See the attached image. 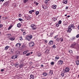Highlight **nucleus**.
Segmentation results:
<instances>
[{
  "mask_svg": "<svg viewBox=\"0 0 79 79\" xmlns=\"http://www.w3.org/2000/svg\"><path fill=\"white\" fill-rule=\"evenodd\" d=\"M23 35H26V32H23Z\"/></svg>",
  "mask_w": 79,
  "mask_h": 79,
  "instance_id": "de8ad7c7",
  "label": "nucleus"
},
{
  "mask_svg": "<svg viewBox=\"0 0 79 79\" xmlns=\"http://www.w3.org/2000/svg\"><path fill=\"white\" fill-rule=\"evenodd\" d=\"M13 27V25H10L9 27V28H8V30H10V29H11V27Z\"/></svg>",
  "mask_w": 79,
  "mask_h": 79,
  "instance_id": "a211bd4d",
  "label": "nucleus"
},
{
  "mask_svg": "<svg viewBox=\"0 0 79 79\" xmlns=\"http://www.w3.org/2000/svg\"><path fill=\"white\" fill-rule=\"evenodd\" d=\"M44 2H45V3H46V4H47V3H48V1H47V0H46V1H44Z\"/></svg>",
  "mask_w": 79,
  "mask_h": 79,
  "instance_id": "4c0bfd02",
  "label": "nucleus"
},
{
  "mask_svg": "<svg viewBox=\"0 0 79 79\" xmlns=\"http://www.w3.org/2000/svg\"><path fill=\"white\" fill-rule=\"evenodd\" d=\"M51 65H53L54 64V62H52L51 63Z\"/></svg>",
  "mask_w": 79,
  "mask_h": 79,
  "instance_id": "a19ab883",
  "label": "nucleus"
},
{
  "mask_svg": "<svg viewBox=\"0 0 79 79\" xmlns=\"http://www.w3.org/2000/svg\"><path fill=\"white\" fill-rule=\"evenodd\" d=\"M34 3H35L36 4V5H38V4H39V3H37V2H34Z\"/></svg>",
  "mask_w": 79,
  "mask_h": 79,
  "instance_id": "ea45409f",
  "label": "nucleus"
},
{
  "mask_svg": "<svg viewBox=\"0 0 79 79\" xmlns=\"http://www.w3.org/2000/svg\"><path fill=\"white\" fill-rule=\"evenodd\" d=\"M41 67H43V66H44V65H43V64H41Z\"/></svg>",
  "mask_w": 79,
  "mask_h": 79,
  "instance_id": "69168bd1",
  "label": "nucleus"
},
{
  "mask_svg": "<svg viewBox=\"0 0 79 79\" xmlns=\"http://www.w3.org/2000/svg\"><path fill=\"white\" fill-rule=\"evenodd\" d=\"M17 57L18 56H17V55H14L12 56V58L15 60V59H16V58H17Z\"/></svg>",
  "mask_w": 79,
  "mask_h": 79,
  "instance_id": "423d86ee",
  "label": "nucleus"
},
{
  "mask_svg": "<svg viewBox=\"0 0 79 79\" xmlns=\"http://www.w3.org/2000/svg\"><path fill=\"white\" fill-rule=\"evenodd\" d=\"M57 37H58V35H57L56 36H55L54 37V39H56V38H57Z\"/></svg>",
  "mask_w": 79,
  "mask_h": 79,
  "instance_id": "864d4df0",
  "label": "nucleus"
},
{
  "mask_svg": "<svg viewBox=\"0 0 79 79\" xmlns=\"http://www.w3.org/2000/svg\"><path fill=\"white\" fill-rule=\"evenodd\" d=\"M15 53L16 55H18L20 54V52H19L18 51L17 52Z\"/></svg>",
  "mask_w": 79,
  "mask_h": 79,
  "instance_id": "5701e85b",
  "label": "nucleus"
},
{
  "mask_svg": "<svg viewBox=\"0 0 79 79\" xmlns=\"http://www.w3.org/2000/svg\"><path fill=\"white\" fill-rule=\"evenodd\" d=\"M23 66H24V64L22 63L20 65V66L21 68H22V67H23Z\"/></svg>",
  "mask_w": 79,
  "mask_h": 79,
  "instance_id": "a878e982",
  "label": "nucleus"
},
{
  "mask_svg": "<svg viewBox=\"0 0 79 79\" xmlns=\"http://www.w3.org/2000/svg\"><path fill=\"white\" fill-rule=\"evenodd\" d=\"M29 46L30 47H32L34 45V42H30L29 43Z\"/></svg>",
  "mask_w": 79,
  "mask_h": 79,
  "instance_id": "f03ea898",
  "label": "nucleus"
},
{
  "mask_svg": "<svg viewBox=\"0 0 79 79\" xmlns=\"http://www.w3.org/2000/svg\"><path fill=\"white\" fill-rule=\"evenodd\" d=\"M32 35H27L26 38V40H28V41H31V39H32Z\"/></svg>",
  "mask_w": 79,
  "mask_h": 79,
  "instance_id": "f257e3e1",
  "label": "nucleus"
},
{
  "mask_svg": "<svg viewBox=\"0 0 79 79\" xmlns=\"http://www.w3.org/2000/svg\"><path fill=\"white\" fill-rule=\"evenodd\" d=\"M69 8V7H68V6H66V9H68Z\"/></svg>",
  "mask_w": 79,
  "mask_h": 79,
  "instance_id": "13d9d810",
  "label": "nucleus"
},
{
  "mask_svg": "<svg viewBox=\"0 0 79 79\" xmlns=\"http://www.w3.org/2000/svg\"><path fill=\"white\" fill-rule=\"evenodd\" d=\"M1 71H2V72L3 71H4V69H2L1 70Z\"/></svg>",
  "mask_w": 79,
  "mask_h": 79,
  "instance_id": "4d7b16f0",
  "label": "nucleus"
},
{
  "mask_svg": "<svg viewBox=\"0 0 79 79\" xmlns=\"http://www.w3.org/2000/svg\"><path fill=\"white\" fill-rule=\"evenodd\" d=\"M2 27H3V25L0 24V28Z\"/></svg>",
  "mask_w": 79,
  "mask_h": 79,
  "instance_id": "3c124183",
  "label": "nucleus"
},
{
  "mask_svg": "<svg viewBox=\"0 0 79 79\" xmlns=\"http://www.w3.org/2000/svg\"><path fill=\"white\" fill-rule=\"evenodd\" d=\"M31 27L32 28H33V30H35L36 29V27H35V25L34 24H32L31 25Z\"/></svg>",
  "mask_w": 79,
  "mask_h": 79,
  "instance_id": "7ed1b4c3",
  "label": "nucleus"
},
{
  "mask_svg": "<svg viewBox=\"0 0 79 79\" xmlns=\"http://www.w3.org/2000/svg\"><path fill=\"white\" fill-rule=\"evenodd\" d=\"M69 52L70 53H73V51L71 50H70L69 51Z\"/></svg>",
  "mask_w": 79,
  "mask_h": 79,
  "instance_id": "58836bf2",
  "label": "nucleus"
},
{
  "mask_svg": "<svg viewBox=\"0 0 79 79\" xmlns=\"http://www.w3.org/2000/svg\"><path fill=\"white\" fill-rule=\"evenodd\" d=\"M21 44L20 43H17L16 45V47H19L20 46H21Z\"/></svg>",
  "mask_w": 79,
  "mask_h": 79,
  "instance_id": "4468645a",
  "label": "nucleus"
},
{
  "mask_svg": "<svg viewBox=\"0 0 79 79\" xmlns=\"http://www.w3.org/2000/svg\"><path fill=\"white\" fill-rule=\"evenodd\" d=\"M19 20L20 21H23V19H19Z\"/></svg>",
  "mask_w": 79,
  "mask_h": 79,
  "instance_id": "c03bdc74",
  "label": "nucleus"
},
{
  "mask_svg": "<svg viewBox=\"0 0 79 79\" xmlns=\"http://www.w3.org/2000/svg\"><path fill=\"white\" fill-rule=\"evenodd\" d=\"M71 30H72V29H71V27H70V26H69L68 27V30H67V32H71Z\"/></svg>",
  "mask_w": 79,
  "mask_h": 79,
  "instance_id": "20e7f679",
  "label": "nucleus"
},
{
  "mask_svg": "<svg viewBox=\"0 0 79 79\" xmlns=\"http://www.w3.org/2000/svg\"><path fill=\"white\" fill-rule=\"evenodd\" d=\"M18 63H16L15 64V66L16 67V66H18Z\"/></svg>",
  "mask_w": 79,
  "mask_h": 79,
  "instance_id": "c85d7f7f",
  "label": "nucleus"
},
{
  "mask_svg": "<svg viewBox=\"0 0 79 79\" xmlns=\"http://www.w3.org/2000/svg\"><path fill=\"white\" fill-rule=\"evenodd\" d=\"M60 39V42H63V38H61Z\"/></svg>",
  "mask_w": 79,
  "mask_h": 79,
  "instance_id": "2f4dec72",
  "label": "nucleus"
},
{
  "mask_svg": "<svg viewBox=\"0 0 79 79\" xmlns=\"http://www.w3.org/2000/svg\"><path fill=\"white\" fill-rule=\"evenodd\" d=\"M59 26H60V25H59V24L57 23L56 25V26L57 27H58Z\"/></svg>",
  "mask_w": 79,
  "mask_h": 79,
  "instance_id": "79ce46f5",
  "label": "nucleus"
},
{
  "mask_svg": "<svg viewBox=\"0 0 79 79\" xmlns=\"http://www.w3.org/2000/svg\"><path fill=\"white\" fill-rule=\"evenodd\" d=\"M63 25H64V26H66L67 25V24H64Z\"/></svg>",
  "mask_w": 79,
  "mask_h": 79,
  "instance_id": "e2e57ef3",
  "label": "nucleus"
},
{
  "mask_svg": "<svg viewBox=\"0 0 79 79\" xmlns=\"http://www.w3.org/2000/svg\"><path fill=\"white\" fill-rule=\"evenodd\" d=\"M27 53V51H25L23 52V55H25V54H26V53Z\"/></svg>",
  "mask_w": 79,
  "mask_h": 79,
  "instance_id": "72a5a7b5",
  "label": "nucleus"
},
{
  "mask_svg": "<svg viewBox=\"0 0 79 79\" xmlns=\"http://www.w3.org/2000/svg\"><path fill=\"white\" fill-rule=\"evenodd\" d=\"M7 35V36H8V37H10V36H11V34H8Z\"/></svg>",
  "mask_w": 79,
  "mask_h": 79,
  "instance_id": "e433bc0d",
  "label": "nucleus"
},
{
  "mask_svg": "<svg viewBox=\"0 0 79 79\" xmlns=\"http://www.w3.org/2000/svg\"><path fill=\"white\" fill-rule=\"evenodd\" d=\"M9 48V46H7L5 48V50H8V49Z\"/></svg>",
  "mask_w": 79,
  "mask_h": 79,
  "instance_id": "412c9836",
  "label": "nucleus"
},
{
  "mask_svg": "<svg viewBox=\"0 0 79 79\" xmlns=\"http://www.w3.org/2000/svg\"><path fill=\"white\" fill-rule=\"evenodd\" d=\"M52 8L53 9H56V5H54L52 6Z\"/></svg>",
  "mask_w": 79,
  "mask_h": 79,
  "instance_id": "dca6fc26",
  "label": "nucleus"
},
{
  "mask_svg": "<svg viewBox=\"0 0 79 79\" xmlns=\"http://www.w3.org/2000/svg\"><path fill=\"white\" fill-rule=\"evenodd\" d=\"M43 75L44 76H47V74L46 73H43Z\"/></svg>",
  "mask_w": 79,
  "mask_h": 79,
  "instance_id": "6ab92c4d",
  "label": "nucleus"
},
{
  "mask_svg": "<svg viewBox=\"0 0 79 79\" xmlns=\"http://www.w3.org/2000/svg\"><path fill=\"white\" fill-rule=\"evenodd\" d=\"M56 20H57V19L56 18H54V21H56Z\"/></svg>",
  "mask_w": 79,
  "mask_h": 79,
  "instance_id": "a18cd8bd",
  "label": "nucleus"
},
{
  "mask_svg": "<svg viewBox=\"0 0 79 79\" xmlns=\"http://www.w3.org/2000/svg\"><path fill=\"white\" fill-rule=\"evenodd\" d=\"M29 1V0H23V2L24 3H26L27 2H28Z\"/></svg>",
  "mask_w": 79,
  "mask_h": 79,
  "instance_id": "cd10ccee",
  "label": "nucleus"
},
{
  "mask_svg": "<svg viewBox=\"0 0 79 79\" xmlns=\"http://www.w3.org/2000/svg\"><path fill=\"white\" fill-rule=\"evenodd\" d=\"M59 24H61V21L60 20L58 22Z\"/></svg>",
  "mask_w": 79,
  "mask_h": 79,
  "instance_id": "c9c22d12",
  "label": "nucleus"
},
{
  "mask_svg": "<svg viewBox=\"0 0 79 79\" xmlns=\"http://www.w3.org/2000/svg\"><path fill=\"white\" fill-rule=\"evenodd\" d=\"M2 20H5V19H5V17H2Z\"/></svg>",
  "mask_w": 79,
  "mask_h": 79,
  "instance_id": "49530a36",
  "label": "nucleus"
},
{
  "mask_svg": "<svg viewBox=\"0 0 79 79\" xmlns=\"http://www.w3.org/2000/svg\"><path fill=\"white\" fill-rule=\"evenodd\" d=\"M19 39L20 40H21V41L23 40V37H20L19 38Z\"/></svg>",
  "mask_w": 79,
  "mask_h": 79,
  "instance_id": "7c9ffc66",
  "label": "nucleus"
},
{
  "mask_svg": "<svg viewBox=\"0 0 79 79\" xmlns=\"http://www.w3.org/2000/svg\"><path fill=\"white\" fill-rule=\"evenodd\" d=\"M52 48H56V46H55V45H54L52 47Z\"/></svg>",
  "mask_w": 79,
  "mask_h": 79,
  "instance_id": "f704fd0d",
  "label": "nucleus"
},
{
  "mask_svg": "<svg viewBox=\"0 0 79 79\" xmlns=\"http://www.w3.org/2000/svg\"><path fill=\"white\" fill-rule=\"evenodd\" d=\"M9 39L10 40H12V41H13V40H15V38L13 37H10L9 38Z\"/></svg>",
  "mask_w": 79,
  "mask_h": 79,
  "instance_id": "1a4fd4ad",
  "label": "nucleus"
},
{
  "mask_svg": "<svg viewBox=\"0 0 79 79\" xmlns=\"http://www.w3.org/2000/svg\"><path fill=\"white\" fill-rule=\"evenodd\" d=\"M32 64V62H30V65H31V64Z\"/></svg>",
  "mask_w": 79,
  "mask_h": 79,
  "instance_id": "5fc2aeb1",
  "label": "nucleus"
},
{
  "mask_svg": "<svg viewBox=\"0 0 79 79\" xmlns=\"http://www.w3.org/2000/svg\"><path fill=\"white\" fill-rule=\"evenodd\" d=\"M49 75L50 76H52V75H53V71L52 70L50 71Z\"/></svg>",
  "mask_w": 79,
  "mask_h": 79,
  "instance_id": "9b49d317",
  "label": "nucleus"
},
{
  "mask_svg": "<svg viewBox=\"0 0 79 79\" xmlns=\"http://www.w3.org/2000/svg\"><path fill=\"white\" fill-rule=\"evenodd\" d=\"M21 14H19V17H21Z\"/></svg>",
  "mask_w": 79,
  "mask_h": 79,
  "instance_id": "bf43d9fd",
  "label": "nucleus"
},
{
  "mask_svg": "<svg viewBox=\"0 0 79 79\" xmlns=\"http://www.w3.org/2000/svg\"><path fill=\"white\" fill-rule=\"evenodd\" d=\"M69 70H70V69H69V68L67 67L65 69V72H69Z\"/></svg>",
  "mask_w": 79,
  "mask_h": 79,
  "instance_id": "39448f33",
  "label": "nucleus"
},
{
  "mask_svg": "<svg viewBox=\"0 0 79 79\" xmlns=\"http://www.w3.org/2000/svg\"><path fill=\"white\" fill-rule=\"evenodd\" d=\"M79 58V56H77V59H78Z\"/></svg>",
  "mask_w": 79,
  "mask_h": 79,
  "instance_id": "052dcab7",
  "label": "nucleus"
},
{
  "mask_svg": "<svg viewBox=\"0 0 79 79\" xmlns=\"http://www.w3.org/2000/svg\"><path fill=\"white\" fill-rule=\"evenodd\" d=\"M30 55V53H28L26 54V56H29V55Z\"/></svg>",
  "mask_w": 79,
  "mask_h": 79,
  "instance_id": "09e8293b",
  "label": "nucleus"
},
{
  "mask_svg": "<svg viewBox=\"0 0 79 79\" xmlns=\"http://www.w3.org/2000/svg\"><path fill=\"white\" fill-rule=\"evenodd\" d=\"M31 11H32V12H34V10H31Z\"/></svg>",
  "mask_w": 79,
  "mask_h": 79,
  "instance_id": "0e129e2a",
  "label": "nucleus"
},
{
  "mask_svg": "<svg viewBox=\"0 0 79 79\" xmlns=\"http://www.w3.org/2000/svg\"><path fill=\"white\" fill-rule=\"evenodd\" d=\"M53 44V41L51 40L49 41L48 44L49 45H52Z\"/></svg>",
  "mask_w": 79,
  "mask_h": 79,
  "instance_id": "6e6552de",
  "label": "nucleus"
},
{
  "mask_svg": "<svg viewBox=\"0 0 79 79\" xmlns=\"http://www.w3.org/2000/svg\"><path fill=\"white\" fill-rule=\"evenodd\" d=\"M30 79H34V75H31L30 76Z\"/></svg>",
  "mask_w": 79,
  "mask_h": 79,
  "instance_id": "ddd939ff",
  "label": "nucleus"
},
{
  "mask_svg": "<svg viewBox=\"0 0 79 79\" xmlns=\"http://www.w3.org/2000/svg\"><path fill=\"white\" fill-rule=\"evenodd\" d=\"M61 75L62 77H64V74L63 73H61Z\"/></svg>",
  "mask_w": 79,
  "mask_h": 79,
  "instance_id": "c756f323",
  "label": "nucleus"
},
{
  "mask_svg": "<svg viewBox=\"0 0 79 79\" xmlns=\"http://www.w3.org/2000/svg\"><path fill=\"white\" fill-rule=\"evenodd\" d=\"M31 18V17L29 16H28L27 17V20H29V19H30Z\"/></svg>",
  "mask_w": 79,
  "mask_h": 79,
  "instance_id": "bb28decb",
  "label": "nucleus"
},
{
  "mask_svg": "<svg viewBox=\"0 0 79 79\" xmlns=\"http://www.w3.org/2000/svg\"><path fill=\"white\" fill-rule=\"evenodd\" d=\"M45 42H46V43H47V40H45Z\"/></svg>",
  "mask_w": 79,
  "mask_h": 79,
  "instance_id": "680f3d73",
  "label": "nucleus"
},
{
  "mask_svg": "<svg viewBox=\"0 0 79 79\" xmlns=\"http://www.w3.org/2000/svg\"><path fill=\"white\" fill-rule=\"evenodd\" d=\"M67 3H68V1H67V0H64L63 1V3L67 4Z\"/></svg>",
  "mask_w": 79,
  "mask_h": 79,
  "instance_id": "f8f14e48",
  "label": "nucleus"
},
{
  "mask_svg": "<svg viewBox=\"0 0 79 79\" xmlns=\"http://www.w3.org/2000/svg\"><path fill=\"white\" fill-rule=\"evenodd\" d=\"M69 26H70V27H73V25L72 24L71 25H70Z\"/></svg>",
  "mask_w": 79,
  "mask_h": 79,
  "instance_id": "603ef678",
  "label": "nucleus"
},
{
  "mask_svg": "<svg viewBox=\"0 0 79 79\" xmlns=\"http://www.w3.org/2000/svg\"><path fill=\"white\" fill-rule=\"evenodd\" d=\"M67 17V18H69V17H70V16L69 15Z\"/></svg>",
  "mask_w": 79,
  "mask_h": 79,
  "instance_id": "338daca9",
  "label": "nucleus"
},
{
  "mask_svg": "<svg viewBox=\"0 0 79 79\" xmlns=\"http://www.w3.org/2000/svg\"><path fill=\"white\" fill-rule=\"evenodd\" d=\"M77 38H78L79 37V34H78L76 36Z\"/></svg>",
  "mask_w": 79,
  "mask_h": 79,
  "instance_id": "8fccbe9b",
  "label": "nucleus"
},
{
  "mask_svg": "<svg viewBox=\"0 0 79 79\" xmlns=\"http://www.w3.org/2000/svg\"><path fill=\"white\" fill-rule=\"evenodd\" d=\"M63 63V61L60 60L58 61V64H62Z\"/></svg>",
  "mask_w": 79,
  "mask_h": 79,
  "instance_id": "0eeeda50",
  "label": "nucleus"
},
{
  "mask_svg": "<svg viewBox=\"0 0 79 79\" xmlns=\"http://www.w3.org/2000/svg\"><path fill=\"white\" fill-rule=\"evenodd\" d=\"M42 8H44V10H45V9H47V7L45 5H42Z\"/></svg>",
  "mask_w": 79,
  "mask_h": 79,
  "instance_id": "9d476101",
  "label": "nucleus"
},
{
  "mask_svg": "<svg viewBox=\"0 0 79 79\" xmlns=\"http://www.w3.org/2000/svg\"><path fill=\"white\" fill-rule=\"evenodd\" d=\"M21 24L20 23H19L17 24V27H21Z\"/></svg>",
  "mask_w": 79,
  "mask_h": 79,
  "instance_id": "f3484780",
  "label": "nucleus"
},
{
  "mask_svg": "<svg viewBox=\"0 0 79 79\" xmlns=\"http://www.w3.org/2000/svg\"><path fill=\"white\" fill-rule=\"evenodd\" d=\"M74 39H76V37H75L74 38H73L72 39V40H74Z\"/></svg>",
  "mask_w": 79,
  "mask_h": 79,
  "instance_id": "6e6d98bb",
  "label": "nucleus"
},
{
  "mask_svg": "<svg viewBox=\"0 0 79 79\" xmlns=\"http://www.w3.org/2000/svg\"><path fill=\"white\" fill-rule=\"evenodd\" d=\"M59 58H60V57L58 55H57L55 58V59L56 60H58Z\"/></svg>",
  "mask_w": 79,
  "mask_h": 79,
  "instance_id": "2eb2a0df",
  "label": "nucleus"
},
{
  "mask_svg": "<svg viewBox=\"0 0 79 79\" xmlns=\"http://www.w3.org/2000/svg\"><path fill=\"white\" fill-rule=\"evenodd\" d=\"M78 29H79V25L78 26Z\"/></svg>",
  "mask_w": 79,
  "mask_h": 79,
  "instance_id": "774afa93",
  "label": "nucleus"
},
{
  "mask_svg": "<svg viewBox=\"0 0 79 79\" xmlns=\"http://www.w3.org/2000/svg\"><path fill=\"white\" fill-rule=\"evenodd\" d=\"M45 52L47 53H48L49 52V50H48V49L46 50Z\"/></svg>",
  "mask_w": 79,
  "mask_h": 79,
  "instance_id": "393cba45",
  "label": "nucleus"
},
{
  "mask_svg": "<svg viewBox=\"0 0 79 79\" xmlns=\"http://www.w3.org/2000/svg\"><path fill=\"white\" fill-rule=\"evenodd\" d=\"M35 14H36V15L37 16V15H38L39 14V12L38 11H37L36 12H35Z\"/></svg>",
  "mask_w": 79,
  "mask_h": 79,
  "instance_id": "4be33fe9",
  "label": "nucleus"
},
{
  "mask_svg": "<svg viewBox=\"0 0 79 79\" xmlns=\"http://www.w3.org/2000/svg\"><path fill=\"white\" fill-rule=\"evenodd\" d=\"M76 64L77 65H79V60H77L76 61Z\"/></svg>",
  "mask_w": 79,
  "mask_h": 79,
  "instance_id": "aec40b11",
  "label": "nucleus"
},
{
  "mask_svg": "<svg viewBox=\"0 0 79 79\" xmlns=\"http://www.w3.org/2000/svg\"><path fill=\"white\" fill-rule=\"evenodd\" d=\"M56 40V41H57V42H60V39L59 38H57Z\"/></svg>",
  "mask_w": 79,
  "mask_h": 79,
  "instance_id": "473e14b6",
  "label": "nucleus"
},
{
  "mask_svg": "<svg viewBox=\"0 0 79 79\" xmlns=\"http://www.w3.org/2000/svg\"><path fill=\"white\" fill-rule=\"evenodd\" d=\"M29 13L30 14H32V10H30L29 11Z\"/></svg>",
  "mask_w": 79,
  "mask_h": 79,
  "instance_id": "37998d69",
  "label": "nucleus"
},
{
  "mask_svg": "<svg viewBox=\"0 0 79 79\" xmlns=\"http://www.w3.org/2000/svg\"><path fill=\"white\" fill-rule=\"evenodd\" d=\"M9 2H8L7 1L5 3V4L6 5H8L9 4Z\"/></svg>",
  "mask_w": 79,
  "mask_h": 79,
  "instance_id": "b1692460",
  "label": "nucleus"
}]
</instances>
